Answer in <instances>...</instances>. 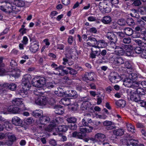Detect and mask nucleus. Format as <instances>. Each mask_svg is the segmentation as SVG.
I'll use <instances>...</instances> for the list:
<instances>
[{"instance_id": "f257e3e1", "label": "nucleus", "mask_w": 146, "mask_h": 146, "mask_svg": "<svg viewBox=\"0 0 146 146\" xmlns=\"http://www.w3.org/2000/svg\"><path fill=\"white\" fill-rule=\"evenodd\" d=\"M46 79L43 77L34 78L32 79L31 83L33 86L38 88H41L45 84L46 87L49 89H51L55 86L56 84L54 83L49 82L46 84Z\"/></svg>"}, {"instance_id": "f03ea898", "label": "nucleus", "mask_w": 146, "mask_h": 146, "mask_svg": "<svg viewBox=\"0 0 146 146\" xmlns=\"http://www.w3.org/2000/svg\"><path fill=\"white\" fill-rule=\"evenodd\" d=\"M1 113L3 114L7 113V111L13 114L21 113L23 110H25L26 109L25 108L24 109L19 108L18 107L15 105H10L8 108L6 106H3L1 107Z\"/></svg>"}, {"instance_id": "7ed1b4c3", "label": "nucleus", "mask_w": 146, "mask_h": 146, "mask_svg": "<svg viewBox=\"0 0 146 146\" xmlns=\"http://www.w3.org/2000/svg\"><path fill=\"white\" fill-rule=\"evenodd\" d=\"M12 72V73H8L9 72L4 68L1 69V76L9 74L10 76V79L11 80H14L19 77L20 73L19 71H16L15 70Z\"/></svg>"}, {"instance_id": "20e7f679", "label": "nucleus", "mask_w": 146, "mask_h": 146, "mask_svg": "<svg viewBox=\"0 0 146 146\" xmlns=\"http://www.w3.org/2000/svg\"><path fill=\"white\" fill-rule=\"evenodd\" d=\"M108 3L110 4L109 1L107 0H104L103 2H100L99 7L102 13H108L111 12V8L110 7Z\"/></svg>"}, {"instance_id": "39448f33", "label": "nucleus", "mask_w": 146, "mask_h": 146, "mask_svg": "<svg viewBox=\"0 0 146 146\" xmlns=\"http://www.w3.org/2000/svg\"><path fill=\"white\" fill-rule=\"evenodd\" d=\"M1 5V9L3 11L10 13L15 11L16 9V6L12 5L9 3L6 2H2Z\"/></svg>"}, {"instance_id": "423d86ee", "label": "nucleus", "mask_w": 146, "mask_h": 146, "mask_svg": "<svg viewBox=\"0 0 146 146\" xmlns=\"http://www.w3.org/2000/svg\"><path fill=\"white\" fill-rule=\"evenodd\" d=\"M31 79V77L29 74H26L24 75L22 79V85L23 86L28 87L29 89L31 86L30 83V81Z\"/></svg>"}, {"instance_id": "0eeeda50", "label": "nucleus", "mask_w": 146, "mask_h": 146, "mask_svg": "<svg viewBox=\"0 0 146 146\" xmlns=\"http://www.w3.org/2000/svg\"><path fill=\"white\" fill-rule=\"evenodd\" d=\"M110 79L112 83H117L121 80L120 76L116 72H112L110 75Z\"/></svg>"}, {"instance_id": "6e6552de", "label": "nucleus", "mask_w": 146, "mask_h": 146, "mask_svg": "<svg viewBox=\"0 0 146 146\" xmlns=\"http://www.w3.org/2000/svg\"><path fill=\"white\" fill-rule=\"evenodd\" d=\"M23 87L20 89L17 90L16 92L17 95H19L23 98H24L27 96L28 92L27 90H29L28 87L23 86Z\"/></svg>"}, {"instance_id": "1a4fd4ad", "label": "nucleus", "mask_w": 146, "mask_h": 146, "mask_svg": "<svg viewBox=\"0 0 146 146\" xmlns=\"http://www.w3.org/2000/svg\"><path fill=\"white\" fill-rule=\"evenodd\" d=\"M1 131L3 130L4 129L7 130L9 128V125H10L9 122L3 118L1 117Z\"/></svg>"}, {"instance_id": "9d476101", "label": "nucleus", "mask_w": 146, "mask_h": 146, "mask_svg": "<svg viewBox=\"0 0 146 146\" xmlns=\"http://www.w3.org/2000/svg\"><path fill=\"white\" fill-rule=\"evenodd\" d=\"M115 49H121L125 51L129 50V49H131L132 48V46L130 45H125L122 44L119 45L117 43H115Z\"/></svg>"}, {"instance_id": "9b49d317", "label": "nucleus", "mask_w": 146, "mask_h": 146, "mask_svg": "<svg viewBox=\"0 0 146 146\" xmlns=\"http://www.w3.org/2000/svg\"><path fill=\"white\" fill-rule=\"evenodd\" d=\"M95 74L93 72H86L84 75L83 78L85 80L93 81L94 80Z\"/></svg>"}, {"instance_id": "f8f14e48", "label": "nucleus", "mask_w": 146, "mask_h": 146, "mask_svg": "<svg viewBox=\"0 0 146 146\" xmlns=\"http://www.w3.org/2000/svg\"><path fill=\"white\" fill-rule=\"evenodd\" d=\"M47 102L46 98L43 96H38L35 100L36 103L40 106L45 105Z\"/></svg>"}, {"instance_id": "ddd939ff", "label": "nucleus", "mask_w": 146, "mask_h": 146, "mask_svg": "<svg viewBox=\"0 0 146 146\" xmlns=\"http://www.w3.org/2000/svg\"><path fill=\"white\" fill-rule=\"evenodd\" d=\"M85 136V133L80 132L78 133L77 137L79 139H83L84 141L86 142H88L90 140L93 141L95 140V139L93 137L84 138Z\"/></svg>"}, {"instance_id": "4468645a", "label": "nucleus", "mask_w": 146, "mask_h": 146, "mask_svg": "<svg viewBox=\"0 0 146 146\" xmlns=\"http://www.w3.org/2000/svg\"><path fill=\"white\" fill-rule=\"evenodd\" d=\"M106 37L110 41L116 43L117 38L116 35L112 32H108L106 35Z\"/></svg>"}, {"instance_id": "2eb2a0df", "label": "nucleus", "mask_w": 146, "mask_h": 146, "mask_svg": "<svg viewBox=\"0 0 146 146\" xmlns=\"http://www.w3.org/2000/svg\"><path fill=\"white\" fill-rule=\"evenodd\" d=\"M114 59V61L115 63L118 65H119L125 63L126 64L127 63L128 64V62H125V60L122 57L118 56L113 58Z\"/></svg>"}, {"instance_id": "dca6fc26", "label": "nucleus", "mask_w": 146, "mask_h": 146, "mask_svg": "<svg viewBox=\"0 0 146 146\" xmlns=\"http://www.w3.org/2000/svg\"><path fill=\"white\" fill-rule=\"evenodd\" d=\"M55 113L58 115L62 114L64 112V109L62 107L59 105H55L54 107Z\"/></svg>"}, {"instance_id": "f3484780", "label": "nucleus", "mask_w": 146, "mask_h": 146, "mask_svg": "<svg viewBox=\"0 0 146 146\" xmlns=\"http://www.w3.org/2000/svg\"><path fill=\"white\" fill-rule=\"evenodd\" d=\"M12 123L16 126H20L22 124V121L19 117H14L12 119Z\"/></svg>"}, {"instance_id": "a211bd4d", "label": "nucleus", "mask_w": 146, "mask_h": 146, "mask_svg": "<svg viewBox=\"0 0 146 146\" xmlns=\"http://www.w3.org/2000/svg\"><path fill=\"white\" fill-rule=\"evenodd\" d=\"M95 139H97L98 141L102 142V143L105 139V136L103 134L100 133H97L95 135ZM96 141V139L95 140Z\"/></svg>"}, {"instance_id": "6ab92c4d", "label": "nucleus", "mask_w": 146, "mask_h": 146, "mask_svg": "<svg viewBox=\"0 0 146 146\" xmlns=\"http://www.w3.org/2000/svg\"><path fill=\"white\" fill-rule=\"evenodd\" d=\"M38 48L39 44L38 42L32 43L31 44L30 50L31 52L35 53L37 51Z\"/></svg>"}, {"instance_id": "aec40b11", "label": "nucleus", "mask_w": 146, "mask_h": 146, "mask_svg": "<svg viewBox=\"0 0 146 146\" xmlns=\"http://www.w3.org/2000/svg\"><path fill=\"white\" fill-rule=\"evenodd\" d=\"M130 99L132 101L138 102L141 100L140 96L136 93H134L131 95Z\"/></svg>"}, {"instance_id": "412c9836", "label": "nucleus", "mask_w": 146, "mask_h": 146, "mask_svg": "<svg viewBox=\"0 0 146 146\" xmlns=\"http://www.w3.org/2000/svg\"><path fill=\"white\" fill-rule=\"evenodd\" d=\"M133 81L129 78H127L125 79L123 81V85L127 87H131L132 86Z\"/></svg>"}, {"instance_id": "4be33fe9", "label": "nucleus", "mask_w": 146, "mask_h": 146, "mask_svg": "<svg viewBox=\"0 0 146 146\" xmlns=\"http://www.w3.org/2000/svg\"><path fill=\"white\" fill-rule=\"evenodd\" d=\"M40 121L41 124L44 125L48 123L50 121V119L47 116H43L40 117Z\"/></svg>"}, {"instance_id": "5701e85b", "label": "nucleus", "mask_w": 146, "mask_h": 146, "mask_svg": "<svg viewBox=\"0 0 146 146\" xmlns=\"http://www.w3.org/2000/svg\"><path fill=\"white\" fill-rule=\"evenodd\" d=\"M101 21L105 24H109L111 22V18L108 15L104 16L101 19Z\"/></svg>"}, {"instance_id": "b1692460", "label": "nucleus", "mask_w": 146, "mask_h": 146, "mask_svg": "<svg viewBox=\"0 0 146 146\" xmlns=\"http://www.w3.org/2000/svg\"><path fill=\"white\" fill-rule=\"evenodd\" d=\"M91 105L90 102L89 101H84L82 104V110H86L91 106Z\"/></svg>"}, {"instance_id": "393cba45", "label": "nucleus", "mask_w": 146, "mask_h": 146, "mask_svg": "<svg viewBox=\"0 0 146 146\" xmlns=\"http://www.w3.org/2000/svg\"><path fill=\"white\" fill-rule=\"evenodd\" d=\"M123 32L126 35L130 36L133 34V31L132 29L127 27L124 29Z\"/></svg>"}, {"instance_id": "a878e982", "label": "nucleus", "mask_w": 146, "mask_h": 146, "mask_svg": "<svg viewBox=\"0 0 146 146\" xmlns=\"http://www.w3.org/2000/svg\"><path fill=\"white\" fill-rule=\"evenodd\" d=\"M23 102L22 99L19 98H15L12 101L13 104L17 106H19L23 104Z\"/></svg>"}, {"instance_id": "bb28decb", "label": "nucleus", "mask_w": 146, "mask_h": 146, "mask_svg": "<svg viewBox=\"0 0 146 146\" xmlns=\"http://www.w3.org/2000/svg\"><path fill=\"white\" fill-rule=\"evenodd\" d=\"M96 44L99 46V47L103 48L106 46L107 44L104 40H100L98 41Z\"/></svg>"}, {"instance_id": "cd10ccee", "label": "nucleus", "mask_w": 146, "mask_h": 146, "mask_svg": "<svg viewBox=\"0 0 146 146\" xmlns=\"http://www.w3.org/2000/svg\"><path fill=\"white\" fill-rule=\"evenodd\" d=\"M135 141L138 142V140H137L130 139L128 140L126 143V145L127 146H130V145H132L133 146H137L138 145V143L136 142H135Z\"/></svg>"}, {"instance_id": "c85d7f7f", "label": "nucleus", "mask_w": 146, "mask_h": 146, "mask_svg": "<svg viewBox=\"0 0 146 146\" xmlns=\"http://www.w3.org/2000/svg\"><path fill=\"white\" fill-rule=\"evenodd\" d=\"M119 107H124L126 105V102L123 100H120L115 103Z\"/></svg>"}, {"instance_id": "c756f323", "label": "nucleus", "mask_w": 146, "mask_h": 146, "mask_svg": "<svg viewBox=\"0 0 146 146\" xmlns=\"http://www.w3.org/2000/svg\"><path fill=\"white\" fill-rule=\"evenodd\" d=\"M55 125L53 124L49 125L46 129V131L49 132L52 131H57L56 129L55 128Z\"/></svg>"}, {"instance_id": "7c9ffc66", "label": "nucleus", "mask_w": 146, "mask_h": 146, "mask_svg": "<svg viewBox=\"0 0 146 146\" xmlns=\"http://www.w3.org/2000/svg\"><path fill=\"white\" fill-rule=\"evenodd\" d=\"M68 127L66 125H61L59 126L57 129L59 131L62 132H65L68 130Z\"/></svg>"}, {"instance_id": "2f4dec72", "label": "nucleus", "mask_w": 146, "mask_h": 146, "mask_svg": "<svg viewBox=\"0 0 146 146\" xmlns=\"http://www.w3.org/2000/svg\"><path fill=\"white\" fill-rule=\"evenodd\" d=\"M68 96L70 97H73L76 98L78 97V94L77 92L75 90H71L69 91L68 93L67 94Z\"/></svg>"}, {"instance_id": "473e14b6", "label": "nucleus", "mask_w": 146, "mask_h": 146, "mask_svg": "<svg viewBox=\"0 0 146 146\" xmlns=\"http://www.w3.org/2000/svg\"><path fill=\"white\" fill-rule=\"evenodd\" d=\"M9 84L7 83H4L1 86V92L5 93L7 92V89H9Z\"/></svg>"}, {"instance_id": "72a5a7b5", "label": "nucleus", "mask_w": 146, "mask_h": 146, "mask_svg": "<svg viewBox=\"0 0 146 146\" xmlns=\"http://www.w3.org/2000/svg\"><path fill=\"white\" fill-rule=\"evenodd\" d=\"M32 115L36 117H39L43 115L42 111L41 110H36L33 111L32 112Z\"/></svg>"}, {"instance_id": "f704fd0d", "label": "nucleus", "mask_w": 146, "mask_h": 146, "mask_svg": "<svg viewBox=\"0 0 146 146\" xmlns=\"http://www.w3.org/2000/svg\"><path fill=\"white\" fill-rule=\"evenodd\" d=\"M62 70V71H63V70H64V67L63 66L60 65L58 67H57V68H56V70L58 72H56V73H54V74L58 75H60L61 76H63V73L62 72H60V71H59V70Z\"/></svg>"}, {"instance_id": "c9c22d12", "label": "nucleus", "mask_w": 146, "mask_h": 146, "mask_svg": "<svg viewBox=\"0 0 146 146\" xmlns=\"http://www.w3.org/2000/svg\"><path fill=\"white\" fill-rule=\"evenodd\" d=\"M123 130L121 129H116L113 131L114 134L117 136L122 135L123 134Z\"/></svg>"}, {"instance_id": "e433bc0d", "label": "nucleus", "mask_w": 146, "mask_h": 146, "mask_svg": "<svg viewBox=\"0 0 146 146\" xmlns=\"http://www.w3.org/2000/svg\"><path fill=\"white\" fill-rule=\"evenodd\" d=\"M93 128L92 127H90V129H87L86 128H80V131L82 133H88L91 132L93 129Z\"/></svg>"}, {"instance_id": "4c0bfd02", "label": "nucleus", "mask_w": 146, "mask_h": 146, "mask_svg": "<svg viewBox=\"0 0 146 146\" xmlns=\"http://www.w3.org/2000/svg\"><path fill=\"white\" fill-rule=\"evenodd\" d=\"M141 38L142 39L143 42L144 44V47H146V31L141 32Z\"/></svg>"}, {"instance_id": "58836bf2", "label": "nucleus", "mask_w": 146, "mask_h": 146, "mask_svg": "<svg viewBox=\"0 0 146 146\" xmlns=\"http://www.w3.org/2000/svg\"><path fill=\"white\" fill-rule=\"evenodd\" d=\"M135 92V93L138 94L139 96L145 95V90L142 88H138Z\"/></svg>"}, {"instance_id": "ea45409f", "label": "nucleus", "mask_w": 146, "mask_h": 146, "mask_svg": "<svg viewBox=\"0 0 146 146\" xmlns=\"http://www.w3.org/2000/svg\"><path fill=\"white\" fill-rule=\"evenodd\" d=\"M61 102L64 105L68 106L70 104V100L67 98H62L61 100Z\"/></svg>"}, {"instance_id": "a19ab883", "label": "nucleus", "mask_w": 146, "mask_h": 146, "mask_svg": "<svg viewBox=\"0 0 146 146\" xmlns=\"http://www.w3.org/2000/svg\"><path fill=\"white\" fill-rule=\"evenodd\" d=\"M67 121L70 123H75L76 122L77 119L75 117H68L66 119Z\"/></svg>"}, {"instance_id": "79ce46f5", "label": "nucleus", "mask_w": 146, "mask_h": 146, "mask_svg": "<svg viewBox=\"0 0 146 146\" xmlns=\"http://www.w3.org/2000/svg\"><path fill=\"white\" fill-rule=\"evenodd\" d=\"M133 40L139 46L143 47H144V44L141 40L138 38H135Z\"/></svg>"}, {"instance_id": "37998d69", "label": "nucleus", "mask_w": 146, "mask_h": 146, "mask_svg": "<svg viewBox=\"0 0 146 146\" xmlns=\"http://www.w3.org/2000/svg\"><path fill=\"white\" fill-rule=\"evenodd\" d=\"M137 75L135 73H132L129 74V78L132 80H136L137 78Z\"/></svg>"}, {"instance_id": "c03bdc74", "label": "nucleus", "mask_w": 146, "mask_h": 146, "mask_svg": "<svg viewBox=\"0 0 146 146\" xmlns=\"http://www.w3.org/2000/svg\"><path fill=\"white\" fill-rule=\"evenodd\" d=\"M126 126L127 129L129 131L131 132L132 133L135 132V127L131 124L130 123L127 124Z\"/></svg>"}, {"instance_id": "a18cd8bd", "label": "nucleus", "mask_w": 146, "mask_h": 146, "mask_svg": "<svg viewBox=\"0 0 146 146\" xmlns=\"http://www.w3.org/2000/svg\"><path fill=\"white\" fill-rule=\"evenodd\" d=\"M93 125L96 129H98L100 127L101 122L99 121H94L93 122Z\"/></svg>"}, {"instance_id": "49530a36", "label": "nucleus", "mask_w": 146, "mask_h": 146, "mask_svg": "<svg viewBox=\"0 0 146 146\" xmlns=\"http://www.w3.org/2000/svg\"><path fill=\"white\" fill-rule=\"evenodd\" d=\"M10 66H11V69L14 70L15 68H17V63L14 60H12L10 63Z\"/></svg>"}, {"instance_id": "de8ad7c7", "label": "nucleus", "mask_w": 146, "mask_h": 146, "mask_svg": "<svg viewBox=\"0 0 146 146\" xmlns=\"http://www.w3.org/2000/svg\"><path fill=\"white\" fill-rule=\"evenodd\" d=\"M126 22L127 24L129 26L133 25L135 24L133 20L131 18L127 19Z\"/></svg>"}, {"instance_id": "09e8293b", "label": "nucleus", "mask_w": 146, "mask_h": 146, "mask_svg": "<svg viewBox=\"0 0 146 146\" xmlns=\"http://www.w3.org/2000/svg\"><path fill=\"white\" fill-rule=\"evenodd\" d=\"M115 53L119 55H123L125 53V51L121 49H115Z\"/></svg>"}, {"instance_id": "8fccbe9b", "label": "nucleus", "mask_w": 146, "mask_h": 146, "mask_svg": "<svg viewBox=\"0 0 146 146\" xmlns=\"http://www.w3.org/2000/svg\"><path fill=\"white\" fill-rule=\"evenodd\" d=\"M61 91L58 90V91L55 92V93L58 96L60 97H63L65 95V93L64 92L63 90L60 89Z\"/></svg>"}, {"instance_id": "3c124183", "label": "nucleus", "mask_w": 146, "mask_h": 146, "mask_svg": "<svg viewBox=\"0 0 146 146\" xmlns=\"http://www.w3.org/2000/svg\"><path fill=\"white\" fill-rule=\"evenodd\" d=\"M17 4L18 6L19 7H23L25 5H26L27 3L26 2H25L24 1L22 0L18 1Z\"/></svg>"}, {"instance_id": "603ef678", "label": "nucleus", "mask_w": 146, "mask_h": 146, "mask_svg": "<svg viewBox=\"0 0 146 146\" xmlns=\"http://www.w3.org/2000/svg\"><path fill=\"white\" fill-rule=\"evenodd\" d=\"M90 40L91 42L94 44H96L97 40L94 38L92 37V36H90L88 38V40Z\"/></svg>"}, {"instance_id": "864d4df0", "label": "nucleus", "mask_w": 146, "mask_h": 146, "mask_svg": "<svg viewBox=\"0 0 146 146\" xmlns=\"http://www.w3.org/2000/svg\"><path fill=\"white\" fill-rule=\"evenodd\" d=\"M143 48H141L139 46L135 47L134 50L135 52L137 54H139L141 53Z\"/></svg>"}, {"instance_id": "5fc2aeb1", "label": "nucleus", "mask_w": 146, "mask_h": 146, "mask_svg": "<svg viewBox=\"0 0 146 146\" xmlns=\"http://www.w3.org/2000/svg\"><path fill=\"white\" fill-rule=\"evenodd\" d=\"M104 95H102V97H100L99 96H97V104L98 105L100 104L102 102V100L104 99Z\"/></svg>"}, {"instance_id": "6e6d98bb", "label": "nucleus", "mask_w": 146, "mask_h": 146, "mask_svg": "<svg viewBox=\"0 0 146 146\" xmlns=\"http://www.w3.org/2000/svg\"><path fill=\"white\" fill-rule=\"evenodd\" d=\"M123 42L125 44H129L131 42V38L129 37L124 38L123 39Z\"/></svg>"}, {"instance_id": "4d7b16f0", "label": "nucleus", "mask_w": 146, "mask_h": 146, "mask_svg": "<svg viewBox=\"0 0 146 146\" xmlns=\"http://www.w3.org/2000/svg\"><path fill=\"white\" fill-rule=\"evenodd\" d=\"M17 87V85L15 84L12 83L10 84H9L8 88L11 90L13 91L15 90Z\"/></svg>"}, {"instance_id": "13d9d810", "label": "nucleus", "mask_w": 146, "mask_h": 146, "mask_svg": "<svg viewBox=\"0 0 146 146\" xmlns=\"http://www.w3.org/2000/svg\"><path fill=\"white\" fill-rule=\"evenodd\" d=\"M137 23L138 26H140L141 27H143L145 24V22L141 19H138L137 21Z\"/></svg>"}, {"instance_id": "bf43d9fd", "label": "nucleus", "mask_w": 146, "mask_h": 146, "mask_svg": "<svg viewBox=\"0 0 146 146\" xmlns=\"http://www.w3.org/2000/svg\"><path fill=\"white\" fill-rule=\"evenodd\" d=\"M9 140L13 142L15 141L16 140V137L14 135H9L8 136Z\"/></svg>"}, {"instance_id": "052dcab7", "label": "nucleus", "mask_w": 146, "mask_h": 146, "mask_svg": "<svg viewBox=\"0 0 146 146\" xmlns=\"http://www.w3.org/2000/svg\"><path fill=\"white\" fill-rule=\"evenodd\" d=\"M13 141L9 140V141L5 142L1 141V144L3 145H6L8 146H11L13 143Z\"/></svg>"}, {"instance_id": "680f3d73", "label": "nucleus", "mask_w": 146, "mask_h": 146, "mask_svg": "<svg viewBox=\"0 0 146 146\" xmlns=\"http://www.w3.org/2000/svg\"><path fill=\"white\" fill-rule=\"evenodd\" d=\"M139 82L136 81L133 82L132 86H131V87L136 89L139 86Z\"/></svg>"}, {"instance_id": "e2e57ef3", "label": "nucleus", "mask_w": 146, "mask_h": 146, "mask_svg": "<svg viewBox=\"0 0 146 146\" xmlns=\"http://www.w3.org/2000/svg\"><path fill=\"white\" fill-rule=\"evenodd\" d=\"M82 125L84 126H88L89 128L90 127H91L89 124H88V123L86 121L85 117H84L82 119Z\"/></svg>"}, {"instance_id": "0e129e2a", "label": "nucleus", "mask_w": 146, "mask_h": 146, "mask_svg": "<svg viewBox=\"0 0 146 146\" xmlns=\"http://www.w3.org/2000/svg\"><path fill=\"white\" fill-rule=\"evenodd\" d=\"M76 89L77 91L81 92L84 89V88L82 87L81 85L77 84L76 85Z\"/></svg>"}, {"instance_id": "69168bd1", "label": "nucleus", "mask_w": 146, "mask_h": 146, "mask_svg": "<svg viewBox=\"0 0 146 146\" xmlns=\"http://www.w3.org/2000/svg\"><path fill=\"white\" fill-rule=\"evenodd\" d=\"M143 47L144 48H142L141 56L142 57L144 58L146 56V47Z\"/></svg>"}, {"instance_id": "338daca9", "label": "nucleus", "mask_w": 146, "mask_h": 146, "mask_svg": "<svg viewBox=\"0 0 146 146\" xmlns=\"http://www.w3.org/2000/svg\"><path fill=\"white\" fill-rule=\"evenodd\" d=\"M141 33L139 32H136V33L132 34V37L135 39L140 37H141Z\"/></svg>"}, {"instance_id": "774afa93", "label": "nucleus", "mask_w": 146, "mask_h": 146, "mask_svg": "<svg viewBox=\"0 0 146 146\" xmlns=\"http://www.w3.org/2000/svg\"><path fill=\"white\" fill-rule=\"evenodd\" d=\"M133 4L135 6H139L141 4V2L140 0H134Z\"/></svg>"}]
</instances>
